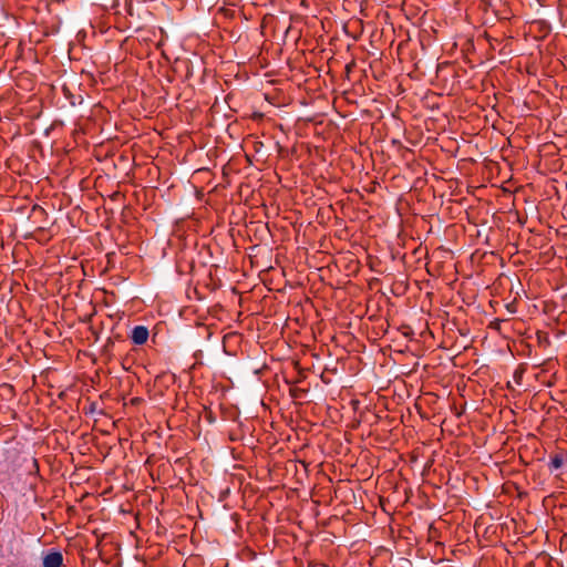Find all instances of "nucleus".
Instances as JSON below:
<instances>
[{"mask_svg": "<svg viewBox=\"0 0 567 567\" xmlns=\"http://www.w3.org/2000/svg\"><path fill=\"white\" fill-rule=\"evenodd\" d=\"M354 65V61L352 60L350 63H348L347 65V72L348 74L351 72V68Z\"/></svg>", "mask_w": 567, "mask_h": 567, "instance_id": "nucleus-10", "label": "nucleus"}, {"mask_svg": "<svg viewBox=\"0 0 567 567\" xmlns=\"http://www.w3.org/2000/svg\"><path fill=\"white\" fill-rule=\"evenodd\" d=\"M373 7H370V0H361L360 2V13L364 17V18H368L372 14V11H373Z\"/></svg>", "mask_w": 567, "mask_h": 567, "instance_id": "nucleus-5", "label": "nucleus"}, {"mask_svg": "<svg viewBox=\"0 0 567 567\" xmlns=\"http://www.w3.org/2000/svg\"><path fill=\"white\" fill-rule=\"evenodd\" d=\"M365 416H369V417L374 419V420L377 419V415H375V414H373V413H371V412H368V413L365 414Z\"/></svg>", "mask_w": 567, "mask_h": 567, "instance_id": "nucleus-12", "label": "nucleus"}, {"mask_svg": "<svg viewBox=\"0 0 567 567\" xmlns=\"http://www.w3.org/2000/svg\"><path fill=\"white\" fill-rule=\"evenodd\" d=\"M503 321L504 320L495 319V320L491 321L489 328L498 331V330H501V324L503 323Z\"/></svg>", "mask_w": 567, "mask_h": 567, "instance_id": "nucleus-6", "label": "nucleus"}, {"mask_svg": "<svg viewBox=\"0 0 567 567\" xmlns=\"http://www.w3.org/2000/svg\"><path fill=\"white\" fill-rule=\"evenodd\" d=\"M362 475H363L362 481H364V482H369V481H370V478H371V476H372V468H365V470L363 471Z\"/></svg>", "mask_w": 567, "mask_h": 567, "instance_id": "nucleus-7", "label": "nucleus"}, {"mask_svg": "<svg viewBox=\"0 0 567 567\" xmlns=\"http://www.w3.org/2000/svg\"><path fill=\"white\" fill-rule=\"evenodd\" d=\"M362 64H363V65H365V61H362ZM360 71L362 72V74H363L364 76H367V71H368V70H367V68H365V66H361V68H360Z\"/></svg>", "mask_w": 567, "mask_h": 567, "instance_id": "nucleus-9", "label": "nucleus"}, {"mask_svg": "<svg viewBox=\"0 0 567 567\" xmlns=\"http://www.w3.org/2000/svg\"><path fill=\"white\" fill-rule=\"evenodd\" d=\"M360 457H363L364 460H367V458H368V454H367V452H365L364 450H362V451L360 452Z\"/></svg>", "mask_w": 567, "mask_h": 567, "instance_id": "nucleus-11", "label": "nucleus"}, {"mask_svg": "<svg viewBox=\"0 0 567 567\" xmlns=\"http://www.w3.org/2000/svg\"><path fill=\"white\" fill-rule=\"evenodd\" d=\"M563 464H564V454L557 453V454H554L550 456L548 467L553 472V471L559 470L563 466Z\"/></svg>", "mask_w": 567, "mask_h": 567, "instance_id": "nucleus-4", "label": "nucleus"}, {"mask_svg": "<svg viewBox=\"0 0 567 567\" xmlns=\"http://www.w3.org/2000/svg\"><path fill=\"white\" fill-rule=\"evenodd\" d=\"M362 509H363L364 512H369V509H367L364 505H362Z\"/></svg>", "mask_w": 567, "mask_h": 567, "instance_id": "nucleus-14", "label": "nucleus"}, {"mask_svg": "<svg viewBox=\"0 0 567 567\" xmlns=\"http://www.w3.org/2000/svg\"><path fill=\"white\" fill-rule=\"evenodd\" d=\"M63 565V555L60 550L50 549L43 553L42 567H61Z\"/></svg>", "mask_w": 567, "mask_h": 567, "instance_id": "nucleus-1", "label": "nucleus"}, {"mask_svg": "<svg viewBox=\"0 0 567 567\" xmlns=\"http://www.w3.org/2000/svg\"><path fill=\"white\" fill-rule=\"evenodd\" d=\"M360 427V421L357 420V430Z\"/></svg>", "mask_w": 567, "mask_h": 567, "instance_id": "nucleus-13", "label": "nucleus"}, {"mask_svg": "<svg viewBox=\"0 0 567 567\" xmlns=\"http://www.w3.org/2000/svg\"><path fill=\"white\" fill-rule=\"evenodd\" d=\"M523 377V371L516 370L514 373L515 381L519 384Z\"/></svg>", "mask_w": 567, "mask_h": 567, "instance_id": "nucleus-8", "label": "nucleus"}, {"mask_svg": "<svg viewBox=\"0 0 567 567\" xmlns=\"http://www.w3.org/2000/svg\"><path fill=\"white\" fill-rule=\"evenodd\" d=\"M360 113L361 116L367 120L362 124L363 127L360 130V134L362 133V131L369 133L372 130V120L378 118L379 116L375 114V112L369 109H361Z\"/></svg>", "mask_w": 567, "mask_h": 567, "instance_id": "nucleus-3", "label": "nucleus"}, {"mask_svg": "<svg viewBox=\"0 0 567 567\" xmlns=\"http://www.w3.org/2000/svg\"><path fill=\"white\" fill-rule=\"evenodd\" d=\"M150 332L145 326H135L130 334L131 341L136 346L146 343Z\"/></svg>", "mask_w": 567, "mask_h": 567, "instance_id": "nucleus-2", "label": "nucleus"}]
</instances>
